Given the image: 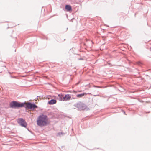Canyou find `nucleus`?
Listing matches in <instances>:
<instances>
[{"instance_id": "nucleus-1", "label": "nucleus", "mask_w": 151, "mask_h": 151, "mask_svg": "<svg viewBox=\"0 0 151 151\" xmlns=\"http://www.w3.org/2000/svg\"><path fill=\"white\" fill-rule=\"evenodd\" d=\"M48 119L47 115L41 114L39 116L37 119V124L38 126L41 127L46 126L50 123Z\"/></svg>"}, {"instance_id": "nucleus-2", "label": "nucleus", "mask_w": 151, "mask_h": 151, "mask_svg": "<svg viewBox=\"0 0 151 151\" xmlns=\"http://www.w3.org/2000/svg\"><path fill=\"white\" fill-rule=\"evenodd\" d=\"M26 104V102H21L19 101H13L10 103L9 107L12 108L19 109L24 107V104Z\"/></svg>"}, {"instance_id": "nucleus-3", "label": "nucleus", "mask_w": 151, "mask_h": 151, "mask_svg": "<svg viewBox=\"0 0 151 151\" xmlns=\"http://www.w3.org/2000/svg\"><path fill=\"white\" fill-rule=\"evenodd\" d=\"M74 106L78 108L79 110L88 111L89 109L86 105L81 101H79L74 105Z\"/></svg>"}, {"instance_id": "nucleus-4", "label": "nucleus", "mask_w": 151, "mask_h": 151, "mask_svg": "<svg viewBox=\"0 0 151 151\" xmlns=\"http://www.w3.org/2000/svg\"><path fill=\"white\" fill-rule=\"evenodd\" d=\"M23 107L34 111L38 107L34 103L29 102L26 104H24V107Z\"/></svg>"}, {"instance_id": "nucleus-5", "label": "nucleus", "mask_w": 151, "mask_h": 151, "mask_svg": "<svg viewBox=\"0 0 151 151\" xmlns=\"http://www.w3.org/2000/svg\"><path fill=\"white\" fill-rule=\"evenodd\" d=\"M18 123L21 126L26 127L27 126V123L25 120L22 118H19L17 120Z\"/></svg>"}, {"instance_id": "nucleus-6", "label": "nucleus", "mask_w": 151, "mask_h": 151, "mask_svg": "<svg viewBox=\"0 0 151 151\" xmlns=\"http://www.w3.org/2000/svg\"><path fill=\"white\" fill-rule=\"evenodd\" d=\"M71 98V96L70 94H66L64 96L63 98V101H66L69 100Z\"/></svg>"}, {"instance_id": "nucleus-7", "label": "nucleus", "mask_w": 151, "mask_h": 151, "mask_svg": "<svg viewBox=\"0 0 151 151\" xmlns=\"http://www.w3.org/2000/svg\"><path fill=\"white\" fill-rule=\"evenodd\" d=\"M56 102L57 101L56 99H52L48 101L47 104L49 105H53L55 104Z\"/></svg>"}, {"instance_id": "nucleus-8", "label": "nucleus", "mask_w": 151, "mask_h": 151, "mask_svg": "<svg viewBox=\"0 0 151 151\" xmlns=\"http://www.w3.org/2000/svg\"><path fill=\"white\" fill-rule=\"evenodd\" d=\"M65 8L66 10L68 12H70L72 11V7L69 5H66Z\"/></svg>"}, {"instance_id": "nucleus-9", "label": "nucleus", "mask_w": 151, "mask_h": 151, "mask_svg": "<svg viewBox=\"0 0 151 151\" xmlns=\"http://www.w3.org/2000/svg\"><path fill=\"white\" fill-rule=\"evenodd\" d=\"M88 93H82L77 94L76 95V96H77V97H78V98H81L83 96L86 95L87 94H88Z\"/></svg>"}, {"instance_id": "nucleus-10", "label": "nucleus", "mask_w": 151, "mask_h": 151, "mask_svg": "<svg viewBox=\"0 0 151 151\" xmlns=\"http://www.w3.org/2000/svg\"><path fill=\"white\" fill-rule=\"evenodd\" d=\"M64 97V96L62 94H59L58 95V97L57 98V99H58L59 101H63V98Z\"/></svg>"}, {"instance_id": "nucleus-11", "label": "nucleus", "mask_w": 151, "mask_h": 151, "mask_svg": "<svg viewBox=\"0 0 151 151\" xmlns=\"http://www.w3.org/2000/svg\"><path fill=\"white\" fill-rule=\"evenodd\" d=\"M70 96H71V98L70 99L71 100L73 99H76L77 96H74L73 95L71 94Z\"/></svg>"}, {"instance_id": "nucleus-12", "label": "nucleus", "mask_w": 151, "mask_h": 151, "mask_svg": "<svg viewBox=\"0 0 151 151\" xmlns=\"http://www.w3.org/2000/svg\"><path fill=\"white\" fill-rule=\"evenodd\" d=\"M119 90L120 91L123 92L125 90V89L123 88H122L120 89H119Z\"/></svg>"}, {"instance_id": "nucleus-13", "label": "nucleus", "mask_w": 151, "mask_h": 151, "mask_svg": "<svg viewBox=\"0 0 151 151\" xmlns=\"http://www.w3.org/2000/svg\"><path fill=\"white\" fill-rule=\"evenodd\" d=\"M65 134L63 133V132H59L58 133V134L60 135L61 134Z\"/></svg>"}, {"instance_id": "nucleus-14", "label": "nucleus", "mask_w": 151, "mask_h": 151, "mask_svg": "<svg viewBox=\"0 0 151 151\" xmlns=\"http://www.w3.org/2000/svg\"><path fill=\"white\" fill-rule=\"evenodd\" d=\"M69 92L70 93L72 92L71 91H69ZM72 92H73L75 93H77V91H76L74 90Z\"/></svg>"}, {"instance_id": "nucleus-15", "label": "nucleus", "mask_w": 151, "mask_h": 151, "mask_svg": "<svg viewBox=\"0 0 151 151\" xmlns=\"http://www.w3.org/2000/svg\"><path fill=\"white\" fill-rule=\"evenodd\" d=\"M10 77L12 78H16V77L15 76H12V75H10Z\"/></svg>"}, {"instance_id": "nucleus-16", "label": "nucleus", "mask_w": 151, "mask_h": 151, "mask_svg": "<svg viewBox=\"0 0 151 151\" xmlns=\"http://www.w3.org/2000/svg\"><path fill=\"white\" fill-rule=\"evenodd\" d=\"M95 87L96 88H101V87L99 86H95Z\"/></svg>"}, {"instance_id": "nucleus-17", "label": "nucleus", "mask_w": 151, "mask_h": 151, "mask_svg": "<svg viewBox=\"0 0 151 151\" xmlns=\"http://www.w3.org/2000/svg\"><path fill=\"white\" fill-rule=\"evenodd\" d=\"M83 60V58H79L78 59V60Z\"/></svg>"}, {"instance_id": "nucleus-18", "label": "nucleus", "mask_w": 151, "mask_h": 151, "mask_svg": "<svg viewBox=\"0 0 151 151\" xmlns=\"http://www.w3.org/2000/svg\"><path fill=\"white\" fill-rule=\"evenodd\" d=\"M119 87H120L121 88H123L122 86L120 85Z\"/></svg>"}, {"instance_id": "nucleus-19", "label": "nucleus", "mask_w": 151, "mask_h": 151, "mask_svg": "<svg viewBox=\"0 0 151 151\" xmlns=\"http://www.w3.org/2000/svg\"><path fill=\"white\" fill-rule=\"evenodd\" d=\"M123 111L124 112V114H126L125 111H123Z\"/></svg>"}, {"instance_id": "nucleus-20", "label": "nucleus", "mask_w": 151, "mask_h": 151, "mask_svg": "<svg viewBox=\"0 0 151 151\" xmlns=\"http://www.w3.org/2000/svg\"><path fill=\"white\" fill-rule=\"evenodd\" d=\"M150 50L151 51V47L150 48Z\"/></svg>"}, {"instance_id": "nucleus-21", "label": "nucleus", "mask_w": 151, "mask_h": 151, "mask_svg": "<svg viewBox=\"0 0 151 151\" xmlns=\"http://www.w3.org/2000/svg\"><path fill=\"white\" fill-rule=\"evenodd\" d=\"M9 74H11V73L10 72H9Z\"/></svg>"}, {"instance_id": "nucleus-22", "label": "nucleus", "mask_w": 151, "mask_h": 151, "mask_svg": "<svg viewBox=\"0 0 151 151\" xmlns=\"http://www.w3.org/2000/svg\"><path fill=\"white\" fill-rule=\"evenodd\" d=\"M15 52H16V49H15Z\"/></svg>"}, {"instance_id": "nucleus-23", "label": "nucleus", "mask_w": 151, "mask_h": 151, "mask_svg": "<svg viewBox=\"0 0 151 151\" xmlns=\"http://www.w3.org/2000/svg\"><path fill=\"white\" fill-rule=\"evenodd\" d=\"M150 113V112H147V113Z\"/></svg>"}]
</instances>
